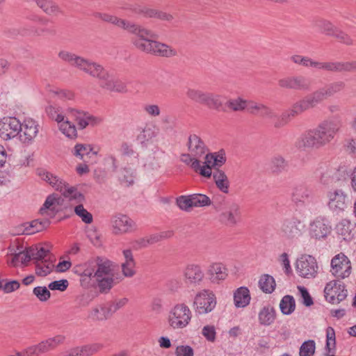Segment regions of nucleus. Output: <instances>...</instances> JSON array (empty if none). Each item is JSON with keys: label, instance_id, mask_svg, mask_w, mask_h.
<instances>
[{"label": "nucleus", "instance_id": "nucleus-1", "mask_svg": "<svg viewBox=\"0 0 356 356\" xmlns=\"http://www.w3.org/2000/svg\"><path fill=\"white\" fill-rule=\"evenodd\" d=\"M108 20L138 35L140 38L135 42V45L139 49L161 56H170L175 54L173 50L169 49L165 44L146 39L145 38L149 35L148 31L142 29L136 25L126 26L124 20L117 19L113 17H111Z\"/></svg>", "mask_w": 356, "mask_h": 356}, {"label": "nucleus", "instance_id": "nucleus-2", "mask_svg": "<svg viewBox=\"0 0 356 356\" xmlns=\"http://www.w3.org/2000/svg\"><path fill=\"white\" fill-rule=\"evenodd\" d=\"M341 127L338 120H326L322 122L317 129L310 131L303 139L307 147H318L330 142L338 132Z\"/></svg>", "mask_w": 356, "mask_h": 356}, {"label": "nucleus", "instance_id": "nucleus-3", "mask_svg": "<svg viewBox=\"0 0 356 356\" xmlns=\"http://www.w3.org/2000/svg\"><path fill=\"white\" fill-rule=\"evenodd\" d=\"M70 120L78 123L81 129L86 128L89 124H95L97 119L88 113L81 112L75 109H70L66 115V120L59 122L60 131L68 138L74 139L77 137V131L74 124Z\"/></svg>", "mask_w": 356, "mask_h": 356}, {"label": "nucleus", "instance_id": "nucleus-4", "mask_svg": "<svg viewBox=\"0 0 356 356\" xmlns=\"http://www.w3.org/2000/svg\"><path fill=\"white\" fill-rule=\"evenodd\" d=\"M37 173L42 180L55 190L60 192L65 197L69 198V200H76L78 202H81L83 200V195L75 187L70 186L53 173L42 168L38 169Z\"/></svg>", "mask_w": 356, "mask_h": 356}, {"label": "nucleus", "instance_id": "nucleus-5", "mask_svg": "<svg viewBox=\"0 0 356 356\" xmlns=\"http://www.w3.org/2000/svg\"><path fill=\"white\" fill-rule=\"evenodd\" d=\"M181 159L183 162L191 164V166L196 172H199L202 176L208 178L211 176L212 167L222 165L225 162V158L222 155H216L215 154H207L202 166L200 165L197 159H192L188 154H182Z\"/></svg>", "mask_w": 356, "mask_h": 356}, {"label": "nucleus", "instance_id": "nucleus-6", "mask_svg": "<svg viewBox=\"0 0 356 356\" xmlns=\"http://www.w3.org/2000/svg\"><path fill=\"white\" fill-rule=\"evenodd\" d=\"M192 313L184 303L176 305L169 312L168 323L173 329H182L190 323Z\"/></svg>", "mask_w": 356, "mask_h": 356}, {"label": "nucleus", "instance_id": "nucleus-7", "mask_svg": "<svg viewBox=\"0 0 356 356\" xmlns=\"http://www.w3.org/2000/svg\"><path fill=\"white\" fill-rule=\"evenodd\" d=\"M59 55L63 59L69 60L72 65H76L78 67H80L81 69L89 72L93 76L99 77L101 79H106L108 77L107 73L100 65H97L95 63H89L79 57L74 58L73 56L67 53L61 52Z\"/></svg>", "mask_w": 356, "mask_h": 356}, {"label": "nucleus", "instance_id": "nucleus-8", "mask_svg": "<svg viewBox=\"0 0 356 356\" xmlns=\"http://www.w3.org/2000/svg\"><path fill=\"white\" fill-rule=\"evenodd\" d=\"M351 269L350 261L343 252L337 254L331 260L330 271L337 280L348 277L351 274Z\"/></svg>", "mask_w": 356, "mask_h": 356}, {"label": "nucleus", "instance_id": "nucleus-9", "mask_svg": "<svg viewBox=\"0 0 356 356\" xmlns=\"http://www.w3.org/2000/svg\"><path fill=\"white\" fill-rule=\"evenodd\" d=\"M216 300L214 294L207 290L197 293L195 298L194 305L199 314L210 312L216 307Z\"/></svg>", "mask_w": 356, "mask_h": 356}, {"label": "nucleus", "instance_id": "nucleus-10", "mask_svg": "<svg viewBox=\"0 0 356 356\" xmlns=\"http://www.w3.org/2000/svg\"><path fill=\"white\" fill-rule=\"evenodd\" d=\"M324 293L326 300L332 304L340 302L347 296V290L345 289V286L339 284L337 280H332L327 283Z\"/></svg>", "mask_w": 356, "mask_h": 356}, {"label": "nucleus", "instance_id": "nucleus-11", "mask_svg": "<svg viewBox=\"0 0 356 356\" xmlns=\"http://www.w3.org/2000/svg\"><path fill=\"white\" fill-rule=\"evenodd\" d=\"M296 270L300 276L305 278L315 277L318 265L314 257L302 256L296 262Z\"/></svg>", "mask_w": 356, "mask_h": 356}, {"label": "nucleus", "instance_id": "nucleus-12", "mask_svg": "<svg viewBox=\"0 0 356 356\" xmlns=\"http://www.w3.org/2000/svg\"><path fill=\"white\" fill-rule=\"evenodd\" d=\"M21 123L13 117L3 118L0 121V137L5 140H9L19 135Z\"/></svg>", "mask_w": 356, "mask_h": 356}, {"label": "nucleus", "instance_id": "nucleus-13", "mask_svg": "<svg viewBox=\"0 0 356 356\" xmlns=\"http://www.w3.org/2000/svg\"><path fill=\"white\" fill-rule=\"evenodd\" d=\"M323 100V94L321 92H314L312 95L306 97L293 104L291 110V115L295 116L302 112L314 107L317 104Z\"/></svg>", "mask_w": 356, "mask_h": 356}, {"label": "nucleus", "instance_id": "nucleus-14", "mask_svg": "<svg viewBox=\"0 0 356 356\" xmlns=\"http://www.w3.org/2000/svg\"><path fill=\"white\" fill-rule=\"evenodd\" d=\"M38 132V124L33 119H25L21 124L20 132L19 133L20 140L23 143L31 141Z\"/></svg>", "mask_w": 356, "mask_h": 356}, {"label": "nucleus", "instance_id": "nucleus-15", "mask_svg": "<svg viewBox=\"0 0 356 356\" xmlns=\"http://www.w3.org/2000/svg\"><path fill=\"white\" fill-rule=\"evenodd\" d=\"M60 206V198L57 195H50L40 208V213L48 218H53L58 212Z\"/></svg>", "mask_w": 356, "mask_h": 356}, {"label": "nucleus", "instance_id": "nucleus-16", "mask_svg": "<svg viewBox=\"0 0 356 356\" xmlns=\"http://www.w3.org/2000/svg\"><path fill=\"white\" fill-rule=\"evenodd\" d=\"M134 225V221L126 215L115 216L112 220L113 232L115 234H123L129 232Z\"/></svg>", "mask_w": 356, "mask_h": 356}, {"label": "nucleus", "instance_id": "nucleus-17", "mask_svg": "<svg viewBox=\"0 0 356 356\" xmlns=\"http://www.w3.org/2000/svg\"><path fill=\"white\" fill-rule=\"evenodd\" d=\"M228 106L234 111H238L248 108L252 113L255 114H258L259 113L261 114H266L268 113V108L266 106L263 105H255L253 106L252 103L248 104L246 102L242 101L240 99L229 102Z\"/></svg>", "mask_w": 356, "mask_h": 356}, {"label": "nucleus", "instance_id": "nucleus-18", "mask_svg": "<svg viewBox=\"0 0 356 356\" xmlns=\"http://www.w3.org/2000/svg\"><path fill=\"white\" fill-rule=\"evenodd\" d=\"M227 268L221 263H214L211 264L208 270L207 275L211 282L218 283L224 280L227 276Z\"/></svg>", "mask_w": 356, "mask_h": 356}, {"label": "nucleus", "instance_id": "nucleus-19", "mask_svg": "<svg viewBox=\"0 0 356 356\" xmlns=\"http://www.w3.org/2000/svg\"><path fill=\"white\" fill-rule=\"evenodd\" d=\"M50 225V221L47 219L44 220H34L31 222H26L22 225L24 227L22 234L31 235L41 232L47 229Z\"/></svg>", "mask_w": 356, "mask_h": 356}, {"label": "nucleus", "instance_id": "nucleus-20", "mask_svg": "<svg viewBox=\"0 0 356 356\" xmlns=\"http://www.w3.org/2000/svg\"><path fill=\"white\" fill-rule=\"evenodd\" d=\"M173 235L174 232L172 230H166L161 233L152 234L149 237L141 238L136 241V243L138 247H145L149 244H153L162 240L170 238L172 237Z\"/></svg>", "mask_w": 356, "mask_h": 356}, {"label": "nucleus", "instance_id": "nucleus-21", "mask_svg": "<svg viewBox=\"0 0 356 356\" xmlns=\"http://www.w3.org/2000/svg\"><path fill=\"white\" fill-rule=\"evenodd\" d=\"M250 294L247 287L241 286L234 293V301L236 307H245L250 304Z\"/></svg>", "mask_w": 356, "mask_h": 356}, {"label": "nucleus", "instance_id": "nucleus-22", "mask_svg": "<svg viewBox=\"0 0 356 356\" xmlns=\"http://www.w3.org/2000/svg\"><path fill=\"white\" fill-rule=\"evenodd\" d=\"M220 165H216L212 167L211 175L213 174V179L216 182L217 187L223 193H227L229 189V181L226 175L224 172L219 170L218 167Z\"/></svg>", "mask_w": 356, "mask_h": 356}, {"label": "nucleus", "instance_id": "nucleus-23", "mask_svg": "<svg viewBox=\"0 0 356 356\" xmlns=\"http://www.w3.org/2000/svg\"><path fill=\"white\" fill-rule=\"evenodd\" d=\"M188 149L193 156H201L206 152L205 146L196 135H191L188 139Z\"/></svg>", "mask_w": 356, "mask_h": 356}, {"label": "nucleus", "instance_id": "nucleus-24", "mask_svg": "<svg viewBox=\"0 0 356 356\" xmlns=\"http://www.w3.org/2000/svg\"><path fill=\"white\" fill-rule=\"evenodd\" d=\"M320 67L332 72L352 71L356 70V62L352 63H323Z\"/></svg>", "mask_w": 356, "mask_h": 356}, {"label": "nucleus", "instance_id": "nucleus-25", "mask_svg": "<svg viewBox=\"0 0 356 356\" xmlns=\"http://www.w3.org/2000/svg\"><path fill=\"white\" fill-rule=\"evenodd\" d=\"M83 200L81 202H78V200H76L70 201L71 202V205L74 206L75 214L77 215L83 222L90 224L93 220L92 215L83 207L81 204Z\"/></svg>", "mask_w": 356, "mask_h": 356}, {"label": "nucleus", "instance_id": "nucleus-26", "mask_svg": "<svg viewBox=\"0 0 356 356\" xmlns=\"http://www.w3.org/2000/svg\"><path fill=\"white\" fill-rule=\"evenodd\" d=\"M184 276L190 282L195 283L203 279L204 274L199 266L191 264L186 266Z\"/></svg>", "mask_w": 356, "mask_h": 356}, {"label": "nucleus", "instance_id": "nucleus-27", "mask_svg": "<svg viewBox=\"0 0 356 356\" xmlns=\"http://www.w3.org/2000/svg\"><path fill=\"white\" fill-rule=\"evenodd\" d=\"M282 232L287 238H293L301 234V223L300 221H289L284 224Z\"/></svg>", "mask_w": 356, "mask_h": 356}, {"label": "nucleus", "instance_id": "nucleus-28", "mask_svg": "<svg viewBox=\"0 0 356 356\" xmlns=\"http://www.w3.org/2000/svg\"><path fill=\"white\" fill-rule=\"evenodd\" d=\"M275 319V311L273 307H264L259 313V320L261 324L269 325Z\"/></svg>", "mask_w": 356, "mask_h": 356}, {"label": "nucleus", "instance_id": "nucleus-29", "mask_svg": "<svg viewBox=\"0 0 356 356\" xmlns=\"http://www.w3.org/2000/svg\"><path fill=\"white\" fill-rule=\"evenodd\" d=\"M259 285L261 291L266 293H271L275 291L276 283L275 279L268 275L264 274L261 276Z\"/></svg>", "mask_w": 356, "mask_h": 356}, {"label": "nucleus", "instance_id": "nucleus-30", "mask_svg": "<svg viewBox=\"0 0 356 356\" xmlns=\"http://www.w3.org/2000/svg\"><path fill=\"white\" fill-rule=\"evenodd\" d=\"M126 261L122 264V271L125 276H132L134 274L135 263L132 253L130 250H126L123 252Z\"/></svg>", "mask_w": 356, "mask_h": 356}, {"label": "nucleus", "instance_id": "nucleus-31", "mask_svg": "<svg viewBox=\"0 0 356 356\" xmlns=\"http://www.w3.org/2000/svg\"><path fill=\"white\" fill-rule=\"evenodd\" d=\"M101 348L102 346L98 343L86 346L81 348H76L72 350L70 356H90L98 351Z\"/></svg>", "mask_w": 356, "mask_h": 356}, {"label": "nucleus", "instance_id": "nucleus-32", "mask_svg": "<svg viewBox=\"0 0 356 356\" xmlns=\"http://www.w3.org/2000/svg\"><path fill=\"white\" fill-rule=\"evenodd\" d=\"M328 232V228L321 222H316L311 225V236L316 239L325 237Z\"/></svg>", "mask_w": 356, "mask_h": 356}, {"label": "nucleus", "instance_id": "nucleus-33", "mask_svg": "<svg viewBox=\"0 0 356 356\" xmlns=\"http://www.w3.org/2000/svg\"><path fill=\"white\" fill-rule=\"evenodd\" d=\"M280 307L283 314H291L296 307V302L293 296L289 295L284 296L280 302Z\"/></svg>", "mask_w": 356, "mask_h": 356}, {"label": "nucleus", "instance_id": "nucleus-34", "mask_svg": "<svg viewBox=\"0 0 356 356\" xmlns=\"http://www.w3.org/2000/svg\"><path fill=\"white\" fill-rule=\"evenodd\" d=\"M54 268L51 262L47 261H36L35 273L38 276L44 277L49 274Z\"/></svg>", "mask_w": 356, "mask_h": 356}, {"label": "nucleus", "instance_id": "nucleus-35", "mask_svg": "<svg viewBox=\"0 0 356 356\" xmlns=\"http://www.w3.org/2000/svg\"><path fill=\"white\" fill-rule=\"evenodd\" d=\"M280 85L283 88L300 89L305 88L307 84L300 79H285L280 81Z\"/></svg>", "mask_w": 356, "mask_h": 356}, {"label": "nucleus", "instance_id": "nucleus-36", "mask_svg": "<svg viewBox=\"0 0 356 356\" xmlns=\"http://www.w3.org/2000/svg\"><path fill=\"white\" fill-rule=\"evenodd\" d=\"M95 277H113V269L109 263L104 262L98 265L97 270L95 273Z\"/></svg>", "mask_w": 356, "mask_h": 356}, {"label": "nucleus", "instance_id": "nucleus-37", "mask_svg": "<svg viewBox=\"0 0 356 356\" xmlns=\"http://www.w3.org/2000/svg\"><path fill=\"white\" fill-rule=\"evenodd\" d=\"M29 252L32 257V259L39 261H43L42 259L47 256L48 251L42 246L36 245L29 247Z\"/></svg>", "mask_w": 356, "mask_h": 356}, {"label": "nucleus", "instance_id": "nucleus-38", "mask_svg": "<svg viewBox=\"0 0 356 356\" xmlns=\"http://www.w3.org/2000/svg\"><path fill=\"white\" fill-rule=\"evenodd\" d=\"M154 129L155 127L154 126H146L141 131V133L138 134V140L141 143L148 142L149 140H150L151 139L156 136Z\"/></svg>", "mask_w": 356, "mask_h": 356}, {"label": "nucleus", "instance_id": "nucleus-39", "mask_svg": "<svg viewBox=\"0 0 356 356\" xmlns=\"http://www.w3.org/2000/svg\"><path fill=\"white\" fill-rule=\"evenodd\" d=\"M316 346L313 340L305 341L300 348V356H312L315 353Z\"/></svg>", "mask_w": 356, "mask_h": 356}, {"label": "nucleus", "instance_id": "nucleus-40", "mask_svg": "<svg viewBox=\"0 0 356 356\" xmlns=\"http://www.w3.org/2000/svg\"><path fill=\"white\" fill-rule=\"evenodd\" d=\"M345 85L343 82L334 83L330 85L327 89H323L316 92H321L323 94V100L328 96H331L336 92H338L343 89Z\"/></svg>", "mask_w": 356, "mask_h": 356}, {"label": "nucleus", "instance_id": "nucleus-41", "mask_svg": "<svg viewBox=\"0 0 356 356\" xmlns=\"http://www.w3.org/2000/svg\"><path fill=\"white\" fill-rule=\"evenodd\" d=\"M31 259H32V257L29 252V248H28L24 251L15 254L12 262L14 265H16L17 262L26 264Z\"/></svg>", "mask_w": 356, "mask_h": 356}, {"label": "nucleus", "instance_id": "nucleus-42", "mask_svg": "<svg viewBox=\"0 0 356 356\" xmlns=\"http://www.w3.org/2000/svg\"><path fill=\"white\" fill-rule=\"evenodd\" d=\"M326 348L328 350V353H331L332 350H334L336 345L335 340V332L332 327H328L326 330Z\"/></svg>", "mask_w": 356, "mask_h": 356}, {"label": "nucleus", "instance_id": "nucleus-43", "mask_svg": "<svg viewBox=\"0 0 356 356\" xmlns=\"http://www.w3.org/2000/svg\"><path fill=\"white\" fill-rule=\"evenodd\" d=\"M176 202L177 206L182 210L188 211L189 209L193 207L191 195L180 196L177 198Z\"/></svg>", "mask_w": 356, "mask_h": 356}, {"label": "nucleus", "instance_id": "nucleus-44", "mask_svg": "<svg viewBox=\"0 0 356 356\" xmlns=\"http://www.w3.org/2000/svg\"><path fill=\"white\" fill-rule=\"evenodd\" d=\"M309 197L308 190L304 187L296 188L293 193V200L295 202H305Z\"/></svg>", "mask_w": 356, "mask_h": 356}, {"label": "nucleus", "instance_id": "nucleus-45", "mask_svg": "<svg viewBox=\"0 0 356 356\" xmlns=\"http://www.w3.org/2000/svg\"><path fill=\"white\" fill-rule=\"evenodd\" d=\"M191 197L193 207H204L211 204L210 199L205 195L194 194Z\"/></svg>", "mask_w": 356, "mask_h": 356}, {"label": "nucleus", "instance_id": "nucleus-46", "mask_svg": "<svg viewBox=\"0 0 356 356\" xmlns=\"http://www.w3.org/2000/svg\"><path fill=\"white\" fill-rule=\"evenodd\" d=\"M92 151V147L90 145L77 144L74 147V155L83 159L85 156L88 155Z\"/></svg>", "mask_w": 356, "mask_h": 356}, {"label": "nucleus", "instance_id": "nucleus-47", "mask_svg": "<svg viewBox=\"0 0 356 356\" xmlns=\"http://www.w3.org/2000/svg\"><path fill=\"white\" fill-rule=\"evenodd\" d=\"M98 286L101 292H106L112 287L113 277H97Z\"/></svg>", "mask_w": 356, "mask_h": 356}, {"label": "nucleus", "instance_id": "nucleus-48", "mask_svg": "<svg viewBox=\"0 0 356 356\" xmlns=\"http://www.w3.org/2000/svg\"><path fill=\"white\" fill-rule=\"evenodd\" d=\"M33 293L40 301H46L50 298V292L45 286L34 288Z\"/></svg>", "mask_w": 356, "mask_h": 356}, {"label": "nucleus", "instance_id": "nucleus-49", "mask_svg": "<svg viewBox=\"0 0 356 356\" xmlns=\"http://www.w3.org/2000/svg\"><path fill=\"white\" fill-rule=\"evenodd\" d=\"M109 314V309L106 307L96 308L93 311V318L97 320L106 319Z\"/></svg>", "mask_w": 356, "mask_h": 356}, {"label": "nucleus", "instance_id": "nucleus-50", "mask_svg": "<svg viewBox=\"0 0 356 356\" xmlns=\"http://www.w3.org/2000/svg\"><path fill=\"white\" fill-rule=\"evenodd\" d=\"M345 198L346 197L343 194L336 193L331 198V204L336 208L343 209L345 206Z\"/></svg>", "mask_w": 356, "mask_h": 356}, {"label": "nucleus", "instance_id": "nucleus-51", "mask_svg": "<svg viewBox=\"0 0 356 356\" xmlns=\"http://www.w3.org/2000/svg\"><path fill=\"white\" fill-rule=\"evenodd\" d=\"M238 216V210L236 209L234 213L225 212L222 216V220L227 225H234L236 222V218Z\"/></svg>", "mask_w": 356, "mask_h": 356}, {"label": "nucleus", "instance_id": "nucleus-52", "mask_svg": "<svg viewBox=\"0 0 356 356\" xmlns=\"http://www.w3.org/2000/svg\"><path fill=\"white\" fill-rule=\"evenodd\" d=\"M194 352L193 348L189 346H179L176 348V356H193Z\"/></svg>", "mask_w": 356, "mask_h": 356}, {"label": "nucleus", "instance_id": "nucleus-53", "mask_svg": "<svg viewBox=\"0 0 356 356\" xmlns=\"http://www.w3.org/2000/svg\"><path fill=\"white\" fill-rule=\"evenodd\" d=\"M202 334L207 340L213 341L216 339V331L214 327L212 325L204 326L202 329Z\"/></svg>", "mask_w": 356, "mask_h": 356}, {"label": "nucleus", "instance_id": "nucleus-54", "mask_svg": "<svg viewBox=\"0 0 356 356\" xmlns=\"http://www.w3.org/2000/svg\"><path fill=\"white\" fill-rule=\"evenodd\" d=\"M68 286V282L65 280L54 281L49 284V288L51 290H59L61 291H65Z\"/></svg>", "mask_w": 356, "mask_h": 356}, {"label": "nucleus", "instance_id": "nucleus-55", "mask_svg": "<svg viewBox=\"0 0 356 356\" xmlns=\"http://www.w3.org/2000/svg\"><path fill=\"white\" fill-rule=\"evenodd\" d=\"M47 113L49 116L53 119L55 120L58 123L61 122L63 121L65 117L59 114L58 113V111L53 106H50L47 108Z\"/></svg>", "mask_w": 356, "mask_h": 356}, {"label": "nucleus", "instance_id": "nucleus-56", "mask_svg": "<svg viewBox=\"0 0 356 356\" xmlns=\"http://www.w3.org/2000/svg\"><path fill=\"white\" fill-rule=\"evenodd\" d=\"M298 289L299 291L300 292L301 296L303 299V303L306 306H310L313 304L312 298H311L309 292L307 291V289H305L304 286H298Z\"/></svg>", "mask_w": 356, "mask_h": 356}, {"label": "nucleus", "instance_id": "nucleus-57", "mask_svg": "<svg viewBox=\"0 0 356 356\" xmlns=\"http://www.w3.org/2000/svg\"><path fill=\"white\" fill-rule=\"evenodd\" d=\"M38 5L47 13H53L56 8L52 5L51 1L47 0H39L37 2Z\"/></svg>", "mask_w": 356, "mask_h": 356}, {"label": "nucleus", "instance_id": "nucleus-58", "mask_svg": "<svg viewBox=\"0 0 356 356\" xmlns=\"http://www.w3.org/2000/svg\"><path fill=\"white\" fill-rule=\"evenodd\" d=\"M102 86L104 88H106L111 90H116L118 92H122L124 90V86L122 84H115L113 80H109L108 82L102 83Z\"/></svg>", "mask_w": 356, "mask_h": 356}, {"label": "nucleus", "instance_id": "nucleus-59", "mask_svg": "<svg viewBox=\"0 0 356 356\" xmlns=\"http://www.w3.org/2000/svg\"><path fill=\"white\" fill-rule=\"evenodd\" d=\"M202 102L206 103L210 108L218 109L221 106V102L218 98L205 96Z\"/></svg>", "mask_w": 356, "mask_h": 356}, {"label": "nucleus", "instance_id": "nucleus-60", "mask_svg": "<svg viewBox=\"0 0 356 356\" xmlns=\"http://www.w3.org/2000/svg\"><path fill=\"white\" fill-rule=\"evenodd\" d=\"M19 287V283L17 281H11L6 283L3 286V290L6 293L12 292Z\"/></svg>", "mask_w": 356, "mask_h": 356}, {"label": "nucleus", "instance_id": "nucleus-61", "mask_svg": "<svg viewBox=\"0 0 356 356\" xmlns=\"http://www.w3.org/2000/svg\"><path fill=\"white\" fill-rule=\"evenodd\" d=\"M188 96L196 101L199 102H203L204 100V97L206 95L200 93L199 91L194 90H190L188 92Z\"/></svg>", "mask_w": 356, "mask_h": 356}, {"label": "nucleus", "instance_id": "nucleus-62", "mask_svg": "<svg viewBox=\"0 0 356 356\" xmlns=\"http://www.w3.org/2000/svg\"><path fill=\"white\" fill-rule=\"evenodd\" d=\"M71 262L68 261H63L58 263L56 266L58 272H65L71 267Z\"/></svg>", "mask_w": 356, "mask_h": 356}, {"label": "nucleus", "instance_id": "nucleus-63", "mask_svg": "<svg viewBox=\"0 0 356 356\" xmlns=\"http://www.w3.org/2000/svg\"><path fill=\"white\" fill-rule=\"evenodd\" d=\"M281 259H282V264L284 265V267L286 269V272L289 273L291 270V266H290V262L288 259L287 254L286 253L282 254Z\"/></svg>", "mask_w": 356, "mask_h": 356}, {"label": "nucleus", "instance_id": "nucleus-64", "mask_svg": "<svg viewBox=\"0 0 356 356\" xmlns=\"http://www.w3.org/2000/svg\"><path fill=\"white\" fill-rule=\"evenodd\" d=\"M146 111L147 113L152 115H159V108L156 105H150L146 107Z\"/></svg>", "mask_w": 356, "mask_h": 356}]
</instances>
